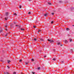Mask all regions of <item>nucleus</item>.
<instances>
[{
	"label": "nucleus",
	"mask_w": 74,
	"mask_h": 74,
	"mask_svg": "<svg viewBox=\"0 0 74 74\" xmlns=\"http://www.w3.org/2000/svg\"><path fill=\"white\" fill-rule=\"evenodd\" d=\"M47 13H46L45 14H44V16H47Z\"/></svg>",
	"instance_id": "obj_5"
},
{
	"label": "nucleus",
	"mask_w": 74,
	"mask_h": 74,
	"mask_svg": "<svg viewBox=\"0 0 74 74\" xmlns=\"http://www.w3.org/2000/svg\"><path fill=\"white\" fill-rule=\"evenodd\" d=\"M69 40L70 42H71L72 41H73V40H72V39H69Z\"/></svg>",
	"instance_id": "obj_7"
},
{
	"label": "nucleus",
	"mask_w": 74,
	"mask_h": 74,
	"mask_svg": "<svg viewBox=\"0 0 74 74\" xmlns=\"http://www.w3.org/2000/svg\"><path fill=\"white\" fill-rule=\"evenodd\" d=\"M14 24H16V22H15V21L14 22Z\"/></svg>",
	"instance_id": "obj_23"
},
{
	"label": "nucleus",
	"mask_w": 74,
	"mask_h": 74,
	"mask_svg": "<svg viewBox=\"0 0 74 74\" xmlns=\"http://www.w3.org/2000/svg\"><path fill=\"white\" fill-rule=\"evenodd\" d=\"M32 73V74H35V73L33 72H31Z\"/></svg>",
	"instance_id": "obj_12"
},
{
	"label": "nucleus",
	"mask_w": 74,
	"mask_h": 74,
	"mask_svg": "<svg viewBox=\"0 0 74 74\" xmlns=\"http://www.w3.org/2000/svg\"><path fill=\"white\" fill-rule=\"evenodd\" d=\"M38 70H40V67H39L38 68Z\"/></svg>",
	"instance_id": "obj_24"
},
{
	"label": "nucleus",
	"mask_w": 74,
	"mask_h": 74,
	"mask_svg": "<svg viewBox=\"0 0 74 74\" xmlns=\"http://www.w3.org/2000/svg\"><path fill=\"white\" fill-rule=\"evenodd\" d=\"M16 26L17 27V26H18L19 25H16Z\"/></svg>",
	"instance_id": "obj_34"
},
{
	"label": "nucleus",
	"mask_w": 74,
	"mask_h": 74,
	"mask_svg": "<svg viewBox=\"0 0 74 74\" xmlns=\"http://www.w3.org/2000/svg\"><path fill=\"white\" fill-rule=\"evenodd\" d=\"M7 26L6 25V26H5V27H7Z\"/></svg>",
	"instance_id": "obj_38"
},
{
	"label": "nucleus",
	"mask_w": 74,
	"mask_h": 74,
	"mask_svg": "<svg viewBox=\"0 0 74 74\" xmlns=\"http://www.w3.org/2000/svg\"><path fill=\"white\" fill-rule=\"evenodd\" d=\"M8 63H10L9 62H10V60H8Z\"/></svg>",
	"instance_id": "obj_11"
},
{
	"label": "nucleus",
	"mask_w": 74,
	"mask_h": 74,
	"mask_svg": "<svg viewBox=\"0 0 74 74\" xmlns=\"http://www.w3.org/2000/svg\"><path fill=\"white\" fill-rule=\"evenodd\" d=\"M8 69H10V67H9L8 68Z\"/></svg>",
	"instance_id": "obj_40"
},
{
	"label": "nucleus",
	"mask_w": 74,
	"mask_h": 74,
	"mask_svg": "<svg viewBox=\"0 0 74 74\" xmlns=\"http://www.w3.org/2000/svg\"><path fill=\"white\" fill-rule=\"evenodd\" d=\"M61 62H62V63H63V62H64V61H61Z\"/></svg>",
	"instance_id": "obj_32"
},
{
	"label": "nucleus",
	"mask_w": 74,
	"mask_h": 74,
	"mask_svg": "<svg viewBox=\"0 0 74 74\" xmlns=\"http://www.w3.org/2000/svg\"><path fill=\"white\" fill-rule=\"evenodd\" d=\"M21 30H25V29L24 28H21Z\"/></svg>",
	"instance_id": "obj_8"
},
{
	"label": "nucleus",
	"mask_w": 74,
	"mask_h": 74,
	"mask_svg": "<svg viewBox=\"0 0 74 74\" xmlns=\"http://www.w3.org/2000/svg\"><path fill=\"white\" fill-rule=\"evenodd\" d=\"M7 67H8V68H9V66H7Z\"/></svg>",
	"instance_id": "obj_37"
},
{
	"label": "nucleus",
	"mask_w": 74,
	"mask_h": 74,
	"mask_svg": "<svg viewBox=\"0 0 74 74\" xmlns=\"http://www.w3.org/2000/svg\"><path fill=\"white\" fill-rule=\"evenodd\" d=\"M21 7H22V6H21V5H20L19 8H21Z\"/></svg>",
	"instance_id": "obj_21"
},
{
	"label": "nucleus",
	"mask_w": 74,
	"mask_h": 74,
	"mask_svg": "<svg viewBox=\"0 0 74 74\" xmlns=\"http://www.w3.org/2000/svg\"><path fill=\"white\" fill-rule=\"evenodd\" d=\"M6 73L7 74H9V73H8V72H6Z\"/></svg>",
	"instance_id": "obj_26"
},
{
	"label": "nucleus",
	"mask_w": 74,
	"mask_h": 74,
	"mask_svg": "<svg viewBox=\"0 0 74 74\" xmlns=\"http://www.w3.org/2000/svg\"><path fill=\"white\" fill-rule=\"evenodd\" d=\"M73 26H74V25H73Z\"/></svg>",
	"instance_id": "obj_43"
},
{
	"label": "nucleus",
	"mask_w": 74,
	"mask_h": 74,
	"mask_svg": "<svg viewBox=\"0 0 74 74\" xmlns=\"http://www.w3.org/2000/svg\"><path fill=\"white\" fill-rule=\"evenodd\" d=\"M19 27H20V26Z\"/></svg>",
	"instance_id": "obj_48"
},
{
	"label": "nucleus",
	"mask_w": 74,
	"mask_h": 74,
	"mask_svg": "<svg viewBox=\"0 0 74 74\" xmlns=\"http://www.w3.org/2000/svg\"><path fill=\"white\" fill-rule=\"evenodd\" d=\"M25 64H27H27H28V63H29V62H25Z\"/></svg>",
	"instance_id": "obj_18"
},
{
	"label": "nucleus",
	"mask_w": 74,
	"mask_h": 74,
	"mask_svg": "<svg viewBox=\"0 0 74 74\" xmlns=\"http://www.w3.org/2000/svg\"><path fill=\"white\" fill-rule=\"evenodd\" d=\"M51 14L53 15H54V13H52Z\"/></svg>",
	"instance_id": "obj_19"
},
{
	"label": "nucleus",
	"mask_w": 74,
	"mask_h": 74,
	"mask_svg": "<svg viewBox=\"0 0 74 74\" xmlns=\"http://www.w3.org/2000/svg\"><path fill=\"white\" fill-rule=\"evenodd\" d=\"M3 29H0V32L1 33V32H3Z\"/></svg>",
	"instance_id": "obj_3"
},
{
	"label": "nucleus",
	"mask_w": 74,
	"mask_h": 74,
	"mask_svg": "<svg viewBox=\"0 0 74 74\" xmlns=\"http://www.w3.org/2000/svg\"><path fill=\"white\" fill-rule=\"evenodd\" d=\"M51 23V24H52V23H53V21H52Z\"/></svg>",
	"instance_id": "obj_31"
},
{
	"label": "nucleus",
	"mask_w": 74,
	"mask_h": 74,
	"mask_svg": "<svg viewBox=\"0 0 74 74\" xmlns=\"http://www.w3.org/2000/svg\"><path fill=\"white\" fill-rule=\"evenodd\" d=\"M47 4L49 5H52V3L50 2H47Z\"/></svg>",
	"instance_id": "obj_2"
},
{
	"label": "nucleus",
	"mask_w": 74,
	"mask_h": 74,
	"mask_svg": "<svg viewBox=\"0 0 74 74\" xmlns=\"http://www.w3.org/2000/svg\"><path fill=\"white\" fill-rule=\"evenodd\" d=\"M8 12H6L5 13V16H8Z\"/></svg>",
	"instance_id": "obj_1"
},
{
	"label": "nucleus",
	"mask_w": 74,
	"mask_h": 74,
	"mask_svg": "<svg viewBox=\"0 0 74 74\" xmlns=\"http://www.w3.org/2000/svg\"><path fill=\"white\" fill-rule=\"evenodd\" d=\"M47 56H44V58H45Z\"/></svg>",
	"instance_id": "obj_36"
},
{
	"label": "nucleus",
	"mask_w": 74,
	"mask_h": 74,
	"mask_svg": "<svg viewBox=\"0 0 74 74\" xmlns=\"http://www.w3.org/2000/svg\"><path fill=\"white\" fill-rule=\"evenodd\" d=\"M47 40H48V41H49V42H51V40H50L49 39H48Z\"/></svg>",
	"instance_id": "obj_14"
},
{
	"label": "nucleus",
	"mask_w": 74,
	"mask_h": 74,
	"mask_svg": "<svg viewBox=\"0 0 74 74\" xmlns=\"http://www.w3.org/2000/svg\"><path fill=\"white\" fill-rule=\"evenodd\" d=\"M36 26H33V27H34V28H36Z\"/></svg>",
	"instance_id": "obj_25"
},
{
	"label": "nucleus",
	"mask_w": 74,
	"mask_h": 74,
	"mask_svg": "<svg viewBox=\"0 0 74 74\" xmlns=\"http://www.w3.org/2000/svg\"><path fill=\"white\" fill-rule=\"evenodd\" d=\"M34 40L35 41H36V40H37L36 38H35L34 39Z\"/></svg>",
	"instance_id": "obj_17"
},
{
	"label": "nucleus",
	"mask_w": 74,
	"mask_h": 74,
	"mask_svg": "<svg viewBox=\"0 0 74 74\" xmlns=\"http://www.w3.org/2000/svg\"><path fill=\"white\" fill-rule=\"evenodd\" d=\"M65 43H67L68 42L67 41V40H66L65 41Z\"/></svg>",
	"instance_id": "obj_6"
},
{
	"label": "nucleus",
	"mask_w": 74,
	"mask_h": 74,
	"mask_svg": "<svg viewBox=\"0 0 74 74\" xmlns=\"http://www.w3.org/2000/svg\"><path fill=\"white\" fill-rule=\"evenodd\" d=\"M32 61H34V59H32Z\"/></svg>",
	"instance_id": "obj_29"
},
{
	"label": "nucleus",
	"mask_w": 74,
	"mask_h": 74,
	"mask_svg": "<svg viewBox=\"0 0 74 74\" xmlns=\"http://www.w3.org/2000/svg\"><path fill=\"white\" fill-rule=\"evenodd\" d=\"M60 46H61V47H62V45H60Z\"/></svg>",
	"instance_id": "obj_35"
},
{
	"label": "nucleus",
	"mask_w": 74,
	"mask_h": 74,
	"mask_svg": "<svg viewBox=\"0 0 74 74\" xmlns=\"http://www.w3.org/2000/svg\"><path fill=\"white\" fill-rule=\"evenodd\" d=\"M50 42H53V40H51Z\"/></svg>",
	"instance_id": "obj_15"
},
{
	"label": "nucleus",
	"mask_w": 74,
	"mask_h": 74,
	"mask_svg": "<svg viewBox=\"0 0 74 74\" xmlns=\"http://www.w3.org/2000/svg\"><path fill=\"white\" fill-rule=\"evenodd\" d=\"M19 13V12H18V13Z\"/></svg>",
	"instance_id": "obj_47"
},
{
	"label": "nucleus",
	"mask_w": 74,
	"mask_h": 74,
	"mask_svg": "<svg viewBox=\"0 0 74 74\" xmlns=\"http://www.w3.org/2000/svg\"><path fill=\"white\" fill-rule=\"evenodd\" d=\"M7 36V34L6 35H5V36Z\"/></svg>",
	"instance_id": "obj_39"
},
{
	"label": "nucleus",
	"mask_w": 74,
	"mask_h": 74,
	"mask_svg": "<svg viewBox=\"0 0 74 74\" xmlns=\"http://www.w3.org/2000/svg\"><path fill=\"white\" fill-rule=\"evenodd\" d=\"M37 34H39V33H38V32Z\"/></svg>",
	"instance_id": "obj_42"
},
{
	"label": "nucleus",
	"mask_w": 74,
	"mask_h": 74,
	"mask_svg": "<svg viewBox=\"0 0 74 74\" xmlns=\"http://www.w3.org/2000/svg\"><path fill=\"white\" fill-rule=\"evenodd\" d=\"M7 18H8V17H6H6H5V20H7Z\"/></svg>",
	"instance_id": "obj_13"
},
{
	"label": "nucleus",
	"mask_w": 74,
	"mask_h": 74,
	"mask_svg": "<svg viewBox=\"0 0 74 74\" xmlns=\"http://www.w3.org/2000/svg\"><path fill=\"white\" fill-rule=\"evenodd\" d=\"M19 13V12H18V13Z\"/></svg>",
	"instance_id": "obj_46"
},
{
	"label": "nucleus",
	"mask_w": 74,
	"mask_h": 74,
	"mask_svg": "<svg viewBox=\"0 0 74 74\" xmlns=\"http://www.w3.org/2000/svg\"><path fill=\"white\" fill-rule=\"evenodd\" d=\"M29 1H30V0H29Z\"/></svg>",
	"instance_id": "obj_45"
},
{
	"label": "nucleus",
	"mask_w": 74,
	"mask_h": 74,
	"mask_svg": "<svg viewBox=\"0 0 74 74\" xmlns=\"http://www.w3.org/2000/svg\"><path fill=\"white\" fill-rule=\"evenodd\" d=\"M31 14V13L30 12H28V14Z\"/></svg>",
	"instance_id": "obj_28"
},
{
	"label": "nucleus",
	"mask_w": 74,
	"mask_h": 74,
	"mask_svg": "<svg viewBox=\"0 0 74 74\" xmlns=\"http://www.w3.org/2000/svg\"><path fill=\"white\" fill-rule=\"evenodd\" d=\"M13 15H15L16 16V15H17V14H16V13H14Z\"/></svg>",
	"instance_id": "obj_16"
},
{
	"label": "nucleus",
	"mask_w": 74,
	"mask_h": 74,
	"mask_svg": "<svg viewBox=\"0 0 74 74\" xmlns=\"http://www.w3.org/2000/svg\"><path fill=\"white\" fill-rule=\"evenodd\" d=\"M40 40L42 41H44V39H42V38H40Z\"/></svg>",
	"instance_id": "obj_4"
},
{
	"label": "nucleus",
	"mask_w": 74,
	"mask_h": 74,
	"mask_svg": "<svg viewBox=\"0 0 74 74\" xmlns=\"http://www.w3.org/2000/svg\"><path fill=\"white\" fill-rule=\"evenodd\" d=\"M53 60H54V61H55V60H56L55 59V58H53Z\"/></svg>",
	"instance_id": "obj_20"
},
{
	"label": "nucleus",
	"mask_w": 74,
	"mask_h": 74,
	"mask_svg": "<svg viewBox=\"0 0 74 74\" xmlns=\"http://www.w3.org/2000/svg\"><path fill=\"white\" fill-rule=\"evenodd\" d=\"M22 60H20V62H22Z\"/></svg>",
	"instance_id": "obj_30"
},
{
	"label": "nucleus",
	"mask_w": 74,
	"mask_h": 74,
	"mask_svg": "<svg viewBox=\"0 0 74 74\" xmlns=\"http://www.w3.org/2000/svg\"><path fill=\"white\" fill-rule=\"evenodd\" d=\"M41 32V30H38V33H39V32Z\"/></svg>",
	"instance_id": "obj_10"
},
{
	"label": "nucleus",
	"mask_w": 74,
	"mask_h": 74,
	"mask_svg": "<svg viewBox=\"0 0 74 74\" xmlns=\"http://www.w3.org/2000/svg\"><path fill=\"white\" fill-rule=\"evenodd\" d=\"M3 73H4V74H6V72H4Z\"/></svg>",
	"instance_id": "obj_33"
},
{
	"label": "nucleus",
	"mask_w": 74,
	"mask_h": 74,
	"mask_svg": "<svg viewBox=\"0 0 74 74\" xmlns=\"http://www.w3.org/2000/svg\"><path fill=\"white\" fill-rule=\"evenodd\" d=\"M7 30V29H6V30Z\"/></svg>",
	"instance_id": "obj_44"
},
{
	"label": "nucleus",
	"mask_w": 74,
	"mask_h": 74,
	"mask_svg": "<svg viewBox=\"0 0 74 74\" xmlns=\"http://www.w3.org/2000/svg\"><path fill=\"white\" fill-rule=\"evenodd\" d=\"M66 30H67L68 31V30H70V29L68 28H67Z\"/></svg>",
	"instance_id": "obj_9"
},
{
	"label": "nucleus",
	"mask_w": 74,
	"mask_h": 74,
	"mask_svg": "<svg viewBox=\"0 0 74 74\" xmlns=\"http://www.w3.org/2000/svg\"><path fill=\"white\" fill-rule=\"evenodd\" d=\"M1 27H0V29H1Z\"/></svg>",
	"instance_id": "obj_41"
},
{
	"label": "nucleus",
	"mask_w": 74,
	"mask_h": 74,
	"mask_svg": "<svg viewBox=\"0 0 74 74\" xmlns=\"http://www.w3.org/2000/svg\"><path fill=\"white\" fill-rule=\"evenodd\" d=\"M60 42H59L58 43V45H60Z\"/></svg>",
	"instance_id": "obj_27"
},
{
	"label": "nucleus",
	"mask_w": 74,
	"mask_h": 74,
	"mask_svg": "<svg viewBox=\"0 0 74 74\" xmlns=\"http://www.w3.org/2000/svg\"><path fill=\"white\" fill-rule=\"evenodd\" d=\"M13 74H16V72H14Z\"/></svg>",
	"instance_id": "obj_22"
}]
</instances>
